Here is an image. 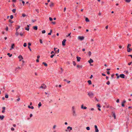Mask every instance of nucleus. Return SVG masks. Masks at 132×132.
Masks as SVG:
<instances>
[{
	"mask_svg": "<svg viewBox=\"0 0 132 132\" xmlns=\"http://www.w3.org/2000/svg\"><path fill=\"white\" fill-rule=\"evenodd\" d=\"M72 130V128L70 126H68L67 128V129H65V131L66 132H70Z\"/></svg>",
	"mask_w": 132,
	"mask_h": 132,
	"instance_id": "nucleus-1",
	"label": "nucleus"
},
{
	"mask_svg": "<svg viewBox=\"0 0 132 132\" xmlns=\"http://www.w3.org/2000/svg\"><path fill=\"white\" fill-rule=\"evenodd\" d=\"M72 116L73 117H76L77 116L76 110L72 111Z\"/></svg>",
	"mask_w": 132,
	"mask_h": 132,
	"instance_id": "nucleus-2",
	"label": "nucleus"
},
{
	"mask_svg": "<svg viewBox=\"0 0 132 132\" xmlns=\"http://www.w3.org/2000/svg\"><path fill=\"white\" fill-rule=\"evenodd\" d=\"M88 95L90 97H92L94 95V94L92 92H88Z\"/></svg>",
	"mask_w": 132,
	"mask_h": 132,
	"instance_id": "nucleus-3",
	"label": "nucleus"
},
{
	"mask_svg": "<svg viewBox=\"0 0 132 132\" xmlns=\"http://www.w3.org/2000/svg\"><path fill=\"white\" fill-rule=\"evenodd\" d=\"M78 40L82 41L84 39V37L83 36H79L78 37Z\"/></svg>",
	"mask_w": 132,
	"mask_h": 132,
	"instance_id": "nucleus-4",
	"label": "nucleus"
},
{
	"mask_svg": "<svg viewBox=\"0 0 132 132\" xmlns=\"http://www.w3.org/2000/svg\"><path fill=\"white\" fill-rule=\"evenodd\" d=\"M18 58L19 59V61H22L23 59V58L22 56L21 55H19L18 57Z\"/></svg>",
	"mask_w": 132,
	"mask_h": 132,
	"instance_id": "nucleus-5",
	"label": "nucleus"
},
{
	"mask_svg": "<svg viewBox=\"0 0 132 132\" xmlns=\"http://www.w3.org/2000/svg\"><path fill=\"white\" fill-rule=\"evenodd\" d=\"M40 88L45 89L46 88V86L44 84H43L40 87Z\"/></svg>",
	"mask_w": 132,
	"mask_h": 132,
	"instance_id": "nucleus-6",
	"label": "nucleus"
},
{
	"mask_svg": "<svg viewBox=\"0 0 132 132\" xmlns=\"http://www.w3.org/2000/svg\"><path fill=\"white\" fill-rule=\"evenodd\" d=\"M95 132H98L99 130L97 128V126L96 125L94 126Z\"/></svg>",
	"mask_w": 132,
	"mask_h": 132,
	"instance_id": "nucleus-7",
	"label": "nucleus"
},
{
	"mask_svg": "<svg viewBox=\"0 0 132 132\" xmlns=\"http://www.w3.org/2000/svg\"><path fill=\"white\" fill-rule=\"evenodd\" d=\"M66 41V39H64L62 41V44L63 46H64L65 45V43Z\"/></svg>",
	"mask_w": 132,
	"mask_h": 132,
	"instance_id": "nucleus-8",
	"label": "nucleus"
},
{
	"mask_svg": "<svg viewBox=\"0 0 132 132\" xmlns=\"http://www.w3.org/2000/svg\"><path fill=\"white\" fill-rule=\"evenodd\" d=\"M14 44H13L11 45V47L10 49V50H12V49H14Z\"/></svg>",
	"mask_w": 132,
	"mask_h": 132,
	"instance_id": "nucleus-9",
	"label": "nucleus"
},
{
	"mask_svg": "<svg viewBox=\"0 0 132 132\" xmlns=\"http://www.w3.org/2000/svg\"><path fill=\"white\" fill-rule=\"evenodd\" d=\"M87 107L86 106H84V104H82L81 106V108L83 109H87Z\"/></svg>",
	"mask_w": 132,
	"mask_h": 132,
	"instance_id": "nucleus-10",
	"label": "nucleus"
},
{
	"mask_svg": "<svg viewBox=\"0 0 132 132\" xmlns=\"http://www.w3.org/2000/svg\"><path fill=\"white\" fill-rule=\"evenodd\" d=\"M93 60L91 59H90L88 61V63L90 64H91V63H93Z\"/></svg>",
	"mask_w": 132,
	"mask_h": 132,
	"instance_id": "nucleus-11",
	"label": "nucleus"
},
{
	"mask_svg": "<svg viewBox=\"0 0 132 132\" xmlns=\"http://www.w3.org/2000/svg\"><path fill=\"white\" fill-rule=\"evenodd\" d=\"M120 77L122 78H124L125 77V75L123 74H121L120 75Z\"/></svg>",
	"mask_w": 132,
	"mask_h": 132,
	"instance_id": "nucleus-12",
	"label": "nucleus"
},
{
	"mask_svg": "<svg viewBox=\"0 0 132 132\" xmlns=\"http://www.w3.org/2000/svg\"><path fill=\"white\" fill-rule=\"evenodd\" d=\"M76 58L77 59V61L79 62L80 61L81 59L80 57L78 56H77L76 57Z\"/></svg>",
	"mask_w": 132,
	"mask_h": 132,
	"instance_id": "nucleus-13",
	"label": "nucleus"
},
{
	"mask_svg": "<svg viewBox=\"0 0 132 132\" xmlns=\"http://www.w3.org/2000/svg\"><path fill=\"white\" fill-rule=\"evenodd\" d=\"M28 48L29 49L30 51H31V50L30 47V46L31 45V44L30 43H28Z\"/></svg>",
	"mask_w": 132,
	"mask_h": 132,
	"instance_id": "nucleus-14",
	"label": "nucleus"
},
{
	"mask_svg": "<svg viewBox=\"0 0 132 132\" xmlns=\"http://www.w3.org/2000/svg\"><path fill=\"white\" fill-rule=\"evenodd\" d=\"M126 102V101L125 100H124L123 102H122V107H124L125 105L124 104Z\"/></svg>",
	"mask_w": 132,
	"mask_h": 132,
	"instance_id": "nucleus-15",
	"label": "nucleus"
},
{
	"mask_svg": "<svg viewBox=\"0 0 132 132\" xmlns=\"http://www.w3.org/2000/svg\"><path fill=\"white\" fill-rule=\"evenodd\" d=\"M4 117V116L3 115L1 116L0 115V119L1 120H3Z\"/></svg>",
	"mask_w": 132,
	"mask_h": 132,
	"instance_id": "nucleus-16",
	"label": "nucleus"
},
{
	"mask_svg": "<svg viewBox=\"0 0 132 132\" xmlns=\"http://www.w3.org/2000/svg\"><path fill=\"white\" fill-rule=\"evenodd\" d=\"M76 110V108L74 106H73L71 108V110Z\"/></svg>",
	"mask_w": 132,
	"mask_h": 132,
	"instance_id": "nucleus-17",
	"label": "nucleus"
},
{
	"mask_svg": "<svg viewBox=\"0 0 132 132\" xmlns=\"http://www.w3.org/2000/svg\"><path fill=\"white\" fill-rule=\"evenodd\" d=\"M2 109L3 110L2 111V113H4L5 112V107H3L2 108Z\"/></svg>",
	"mask_w": 132,
	"mask_h": 132,
	"instance_id": "nucleus-18",
	"label": "nucleus"
},
{
	"mask_svg": "<svg viewBox=\"0 0 132 132\" xmlns=\"http://www.w3.org/2000/svg\"><path fill=\"white\" fill-rule=\"evenodd\" d=\"M54 4L53 2H51L50 4V6L51 7H52L54 6Z\"/></svg>",
	"mask_w": 132,
	"mask_h": 132,
	"instance_id": "nucleus-19",
	"label": "nucleus"
},
{
	"mask_svg": "<svg viewBox=\"0 0 132 132\" xmlns=\"http://www.w3.org/2000/svg\"><path fill=\"white\" fill-rule=\"evenodd\" d=\"M20 28V26H17L16 27V28L15 29L16 31H18V30Z\"/></svg>",
	"mask_w": 132,
	"mask_h": 132,
	"instance_id": "nucleus-20",
	"label": "nucleus"
},
{
	"mask_svg": "<svg viewBox=\"0 0 132 132\" xmlns=\"http://www.w3.org/2000/svg\"><path fill=\"white\" fill-rule=\"evenodd\" d=\"M33 29L35 30H37V29H38V28H37V26H34V27H33Z\"/></svg>",
	"mask_w": 132,
	"mask_h": 132,
	"instance_id": "nucleus-21",
	"label": "nucleus"
},
{
	"mask_svg": "<svg viewBox=\"0 0 132 132\" xmlns=\"http://www.w3.org/2000/svg\"><path fill=\"white\" fill-rule=\"evenodd\" d=\"M28 107L29 108H30V109H34V107L33 106H30L29 105H28Z\"/></svg>",
	"mask_w": 132,
	"mask_h": 132,
	"instance_id": "nucleus-22",
	"label": "nucleus"
},
{
	"mask_svg": "<svg viewBox=\"0 0 132 132\" xmlns=\"http://www.w3.org/2000/svg\"><path fill=\"white\" fill-rule=\"evenodd\" d=\"M131 49L129 48H127V51L128 52H129L131 51Z\"/></svg>",
	"mask_w": 132,
	"mask_h": 132,
	"instance_id": "nucleus-23",
	"label": "nucleus"
},
{
	"mask_svg": "<svg viewBox=\"0 0 132 132\" xmlns=\"http://www.w3.org/2000/svg\"><path fill=\"white\" fill-rule=\"evenodd\" d=\"M28 27L27 28H25V29L26 30H27L28 31H29V26L28 25L27 26Z\"/></svg>",
	"mask_w": 132,
	"mask_h": 132,
	"instance_id": "nucleus-24",
	"label": "nucleus"
},
{
	"mask_svg": "<svg viewBox=\"0 0 132 132\" xmlns=\"http://www.w3.org/2000/svg\"><path fill=\"white\" fill-rule=\"evenodd\" d=\"M42 106V104L40 102L38 104V108H39L40 107Z\"/></svg>",
	"mask_w": 132,
	"mask_h": 132,
	"instance_id": "nucleus-25",
	"label": "nucleus"
},
{
	"mask_svg": "<svg viewBox=\"0 0 132 132\" xmlns=\"http://www.w3.org/2000/svg\"><path fill=\"white\" fill-rule=\"evenodd\" d=\"M22 66H23L24 65V63H25V61L23 60H22Z\"/></svg>",
	"mask_w": 132,
	"mask_h": 132,
	"instance_id": "nucleus-26",
	"label": "nucleus"
},
{
	"mask_svg": "<svg viewBox=\"0 0 132 132\" xmlns=\"http://www.w3.org/2000/svg\"><path fill=\"white\" fill-rule=\"evenodd\" d=\"M87 82L89 85H91L92 84V82L91 80H89Z\"/></svg>",
	"mask_w": 132,
	"mask_h": 132,
	"instance_id": "nucleus-27",
	"label": "nucleus"
},
{
	"mask_svg": "<svg viewBox=\"0 0 132 132\" xmlns=\"http://www.w3.org/2000/svg\"><path fill=\"white\" fill-rule=\"evenodd\" d=\"M85 20L87 22H89V20L87 18H86Z\"/></svg>",
	"mask_w": 132,
	"mask_h": 132,
	"instance_id": "nucleus-28",
	"label": "nucleus"
},
{
	"mask_svg": "<svg viewBox=\"0 0 132 132\" xmlns=\"http://www.w3.org/2000/svg\"><path fill=\"white\" fill-rule=\"evenodd\" d=\"M113 116L114 117V119L116 118V115L114 112L113 113Z\"/></svg>",
	"mask_w": 132,
	"mask_h": 132,
	"instance_id": "nucleus-29",
	"label": "nucleus"
},
{
	"mask_svg": "<svg viewBox=\"0 0 132 132\" xmlns=\"http://www.w3.org/2000/svg\"><path fill=\"white\" fill-rule=\"evenodd\" d=\"M5 97L6 98H8L9 96H8V95L7 94H5Z\"/></svg>",
	"mask_w": 132,
	"mask_h": 132,
	"instance_id": "nucleus-30",
	"label": "nucleus"
},
{
	"mask_svg": "<svg viewBox=\"0 0 132 132\" xmlns=\"http://www.w3.org/2000/svg\"><path fill=\"white\" fill-rule=\"evenodd\" d=\"M77 67L78 68H81L82 67V65H77Z\"/></svg>",
	"mask_w": 132,
	"mask_h": 132,
	"instance_id": "nucleus-31",
	"label": "nucleus"
},
{
	"mask_svg": "<svg viewBox=\"0 0 132 132\" xmlns=\"http://www.w3.org/2000/svg\"><path fill=\"white\" fill-rule=\"evenodd\" d=\"M131 0H125V1L127 3H129Z\"/></svg>",
	"mask_w": 132,
	"mask_h": 132,
	"instance_id": "nucleus-32",
	"label": "nucleus"
},
{
	"mask_svg": "<svg viewBox=\"0 0 132 132\" xmlns=\"http://www.w3.org/2000/svg\"><path fill=\"white\" fill-rule=\"evenodd\" d=\"M88 54L89 56H90L91 55V52L90 51H89L88 52Z\"/></svg>",
	"mask_w": 132,
	"mask_h": 132,
	"instance_id": "nucleus-33",
	"label": "nucleus"
},
{
	"mask_svg": "<svg viewBox=\"0 0 132 132\" xmlns=\"http://www.w3.org/2000/svg\"><path fill=\"white\" fill-rule=\"evenodd\" d=\"M15 35L17 36H18L19 35V33L18 31H16V32L15 33Z\"/></svg>",
	"mask_w": 132,
	"mask_h": 132,
	"instance_id": "nucleus-34",
	"label": "nucleus"
},
{
	"mask_svg": "<svg viewBox=\"0 0 132 132\" xmlns=\"http://www.w3.org/2000/svg\"><path fill=\"white\" fill-rule=\"evenodd\" d=\"M7 55L10 57H11L12 56V54H10V53H8Z\"/></svg>",
	"mask_w": 132,
	"mask_h": 132,
	"instance_id": "nucleus-35",
	"label": "nucleus"
},
{
	"mask_svg": "<svg viewBox=\"0 0 132 132\" xmlns=\"http://www.w3.org/2000/svg\"><path fill=\"white\" fill-rule=\"evenodd\" d=\"M15 11H16V10L15 9H13L12 10V12L15 13Z\"/></svg>",
	"mask_w": 132,
	"mask_h": 132,
	"instance_id": "nucleus-36",
	"label": "nucleus"
},
{
	"mask_svg": "<svg viewBox=\"0 0 132 132\" xmlns=\"http://www.w3.org/2000/svg\"><path fill=\"white\" fill-rule=\"evenodd\" d=\"M86 129L87 130H89L90 129V128L89 127H86Z\"/></svg>",
	"mask_w": 132,
	"mask_h": 132,
	"instance_id": "nucleus-37",
	"label": "nucleus"
},
{
	"mask_svg": "<svg viewBox=\"0 0 132 132\" xmlns=\"http://www.w3.org/2000/svg\"><path fill=\"white\" fill-rule=\"evenodd\" d=\"M42 32L43 34H45L46 32V31L45 30H43L42 31Z\"/></svg>",
	"mask_w": 132,
	"mask_h": 132,
	"instance_id": "nucleus-38",
	"label": "nucleus"
},
{
	"mask_svg": "<svg viewBox=\"0 0 132 132\" xmlns=\"http://www.w3.org/2000/svg\"><path fill=\"white\" fill-rule=\"evenodd\" d=\"M23 46L24 47H26L27 46V44L26 43H24L23 45Z\"/></svg>",
	"mask_w": 132,
	"mask_h": 132,
	"instance_id": "nucleus-39",
	"label": "nucleus"
},
{
	"mask_svg": "<svg viewBox=\"0 0 132 132\" xmlns=\"http://www.w3.org/2000/svg\"><path fill=\"white\" fill-rule=\"evenodd\" d=\"M106 84L108 85H109L110 84V82L109 81H108L106 83Z\"/></svg>",
	"mask_w": 132,
	"mask_h": 132,
	"instance_id": "nucleus-40",
	"label": "nucleus"
},
{
	"mask_svg": "<svg viewBox=\"0 0 132 132\" xmlns=\"http://www.w3.org/2000/svg\"><path fill=\"white\" fill-rule=\"evenodd\" d=\"M43 63L44 64V65L46 67L47 66V64L46 63H45V62H43Z\"/></svg>",
	"mask_w": 132,
	"mask_h": 132,
	"instance_id": "nucleus-41",
	"label": "nucleus"
},
{
	"mask_svg": "<svg viewBox=\"0 0 132 132\" xmlns=\"http://www.w3.org/2000/svg\"><path fill=\"white\" fill-rule=\"evenodd\" d=\"M24 33H22V32H21L20 33V35L21 36H22L23 35V34Z\"/></svg>",
	"mask_w": 132,
	"mask_h": 132,
	"instance_id": "nucleus-42",
	"label": "nucleus"
},
{
	"mask_svg": "<svg viewBox=\"0 0 132 132\" xmlns=\"http://www.w3.org/2000/svg\"><path fill=\"white\" fill-rule=\"evenodd\" d=\"M94 41V39L93 38H91L90 39V41L91 42H93Z\"/></svg>",
	"mask_w": 132,
	"mask_h": 132,
	"instance_id": "nucleus-43",
	"label": "nucleus"
},
{
	"mask_svg": "<svg viewBox=\"0 0 132 132\" xmlns=\"http://www.w3.org/2000/svg\"><path fill=\"white\" fill-rule=\"evenodd\" d=\"M73 64L75 66L76 65V64L75 61H73Z\"/></svg>",
	"mask_w": 132,
	"mask_h": 132,
	"instance_id": "nucleus-44",
	"label": "nucleus"
},
{
	"mask_svg": "<svg viewBox=\"0 0 132 132\" xmlns=\"http://www.w3.org/2000/svg\"><path fill=\"white\" fill-rule=\"evenodd\" d=\"M131 46V45L130 44H129L127 46V48H129V47H130Z\"/></svg>",
	"mask_w": 132,
	"mask_h": 132,
	"instance_id": "nucleus-45",
	"label": "nucleus"
},
{
	"mask_svg": "<svg viewBox=\"0 0 132 132\" xmlns=\"http://www.w3.org/2000/svg\"><path fill=\"white\" fill-rule=\"evenodd\" d=\"M10 18L11 19H12L13 18V15H11L10 16Z\"/></svg>",
	"mask_w": 132,
	"mask_h": 132,
	"instance_id": "nucleus-46",
	"label": "nucleus"
},
{
	"mask_svg": "<svg viewBox=\"0 0 132 132\" xmlns=\"http://www.w3.org/2000/svg\"><path fill=\"white\" fill-rule=\"evenodd\" d=\"M56 127V126L55 125H54L53 126V128L54 129H55Z\"/></svg>",
	"mask_w": 132,
	"mask_h": 132,
	"instance_id": "nucleus-47",
	"label": "nucleus"
},
{
	"mask_svg": "<svg viewBox=\"0 0 132 132\" xmlns=\"http://www.w3.org/2000/svg\"><path fill=\"white\" fill-rule=\"evenodd\" d=\"M39 41H40V43L41 44H42L43 43V41L42 39H40L39 40Z\"/></svg>",
	"mask_w": 132,
	"mask_h": 132,
	"instance_id": "nucleus-48",
	"label": "nucleus"
},
{
	"mask_svg": "<svg viewBox=\"0 0 132 132\" xmlns=\"http://www.w3.org/2000/svg\"><path fill=\"white\" fill-rule=\"evenodd\" d=\"M32 22H35L36 21V20H32Z\"/></svg>",
	"mask_w": 132,
	"mask_h": 132,
	"instance_id": "nucleus-49",
	"label": "nucleus"
},
{
	"mask_svg": "<svg viewBox=\"0 0 132 132\" xmlns=\"http://www.w3.org/2000/svg\"><path fill=\"white\" fill-rule=\"evenodd\" d=\"M9 22H10V23H12L13 22V21H12V20H9Z\"/></svg>",
	"mask_w": 132,
	"mask_h": 132,
	"instance_id": "nucleus-50",
	"label": "nucleus"
},
{
	"mask_svg": "<svg viewBox=\"0 0 132 132\" xmlns=\"http://www.w3.org/2000/svg\"><path fill=\"white\" fill-rule=\"evenodd\" d=\"M49 18V20L50 21H52L53 20V19L52 18L50 17Z\"/></svg>",
	"mask_w": 132,
	"mask_h": 132,
	"instance_id": "nucleus-51",
	"label": "nucleus"
},
{
	"mask_svg": "<svg viewBox=\"0 0 132 132\" xmlns=\"http://www.w3.org/2000/svg\"><path fill=\"white\" fill-rule=\"evenodd\" d=\"M131 63H132V61L131 62H130L128 63V65H130L131 64Z\"/></svg>",
	"mask_w": 132,
	"mask_h": 132,
	"instance_id": "nucleus-52",
	"label": "nucleus"
},
{
	"mask_svg": "<svg viewBox=\"0 0 132 132\" xmlns=\"http://www.w3.org/2000/svg\"><path fill=\"white\" fill-rule=\"evenodd\" d=\"M11 130L12 131H14V128H13L12 127V128H11Z\"/></svg>",
	"mask_w": 132,
	"mask_h": 132,
	"instance_id": "nucleus-53",
	"label": "nucleus"
},
{
	"mask_svg": "<svg viewBox=\"0 0 132 132\" xmlns=\"http://www.w3.org/2000/svg\"><path fill=\"white\" fill-rule=\"evenodd\" d=\"M53 24H56V22H51Z\"/></svg>",
	"mask_w": 132,
	"mask_h": 132,
	"instance_id": "nucleus-54",
	"label": "nucleus"
},
{
	"mask_svg": "<svg viewBox=\"0 0 132 132\" xmlns=\"http://www.w3.org/2000/svg\"><path fill=\"white\" fill-rule=\"evenodd\" d=\"M59 49H58L57 51H55V52L56 53H58L59 52Z\"/></svg>",
	"mask_w": 132,
	"mask_h": 132,
	"instance_id": "nucleus-55",
	"label": "nucleus"
},
{
	"mask_svg": "<svg viewBox=\"0 0 132 132\" xmlns=\"http://www.w3.org/2000/svg\"><path fill=\"white\" fill-rule=\"evenodd\" d=\"M90 110L91 111H93L94 110V108H91L90 109Z\"/></svg>",
	"mask_w": 132,
	"mask_h": 132,
	"instance_id": "nucleus-56",
	"label": "nucleus"
},
{
	"mask_svg": "<svg viewBox=\"0 0 132 132\" xmlns=\"http://www.w3.org/2000/svg\"><path fill=\"white\" fill-rule=\"evenodd\" d=\"M26 16V14H22V16H23V17H25V16Z\"/></svg>",
	"mask_w": 132,
	"mask_h": 132,
	"instance_id": "nucleus-57",
	"label": "nucleus"
},
{
	"mask_svg": "<svg viewBox=\"0 0 132 132\" xmlns=\"http://www.w3.org/2000/svg\"><path fill=\"white\" fill-rule=\"evenodd\" d=\"M119 100L118 99L116 101V102L117 103H119Z\"/></svg>",
	"mask_w": 132,
	"mask_h": 132,
	"instance_id": "nucleus-58",
	"label": "nucleus"
},
{
	"mask_svg": "<svg viewBox=\"0 0 132 132\" xmlns=\"http://www.w3.org/2000/svg\"><path fill=\"white\" fill-rule=\"evenodd\" d=\"M97 106L98 107V108H100L101 107V106H100V105L99 104H97Z\"/></svg>",
	"mask_w": 132,
	"mask_h": 132,
	"instance_id": "nucleus-59",
	"label": "nucleus"
},
{
	"mask_svg": "<svg viewBox=\"0 0 132 132\" xmlns=\"http://www.w3.org/2000/svg\"><path fill=\"white\" fill-rule=\"evenodd\" d=\"M54 55V54L52 55L51 56V58H53Z\"/></svg>",
	"mask_w": 132,
	"mask_h": 132,
	"instance_id": "nucleus-60",
	"label": "nucleus"
},
{
	"mask_svg": "<svg viewBox=\"0 0 132 132\" xmlns=\"http://www.w3.org/2000/svg\"><path fill=\"white\" fill-rule=\"evenodd\" d=\"M20 69H21L19 67H18L17 68H16V69H18L19 70Z\"/></svg>",
	"mask_w": 132,
	"mask_h": 132,
	"instance_id": "nucleus-61",
	"label": "nucleus"
},
{
	"mask_svg": "<svg viewBox=\"0 0 132 132\" xmlns=\"http://www.w3.org/2000/svg\"><path fill=\"white\" fill-rule=\"evenodd\" d=\"M22 3L23 4V5H24V3H25L24 2V1H22Z\"/></svg>",
	"mask_w": 132,
	"mask_h": 132,
	"instance_id": "nucleus-62",
	"label": "nucleus"
},
{
	"mask_svg": "<svg viewBox=\"0 0 132 132\" xmlns=\"http://www.w3.org/2000/svg\"><path fill=\"white\" fill-rule=\"evenodd\" d=\"M71 34V33H70L69 34H68V35L67 36V37H68L70 36V35Z\"/></svg>",
	"mask_w": 132,
	"mask_h": 132,
	"instance_id": "nucleus-63",
	"label": "nucleus"
},
{
	"mask_svg": "<svg viewBox=\"0 0 132 132\" xmlns=\"http://www.w3.org/2000/svg\"><path fill=\"white\" fill-rule=\"evenodd\" d=\"M20 98H18L17 99V101H20Z\"/></svg>",
	"mask_w": 132,
	"mask_h": 132,
	"instance_id": "nucleus-64",
	"label": "nucleus"
}]
</instances>
